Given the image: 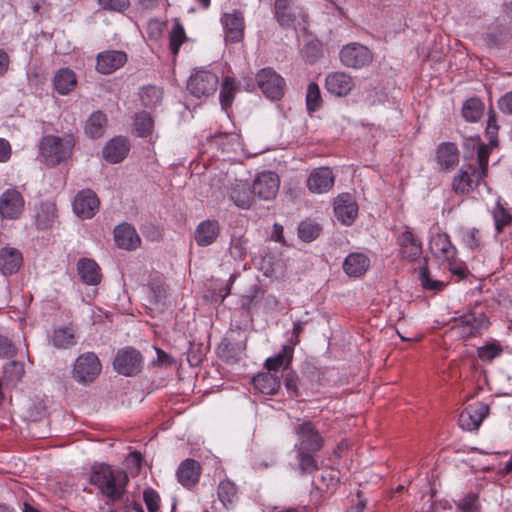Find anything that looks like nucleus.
<instances>
[{"instance_id":"22","label":"nucleus","mask_w":512,"mask_h":512,"mask_svg":"<svg viewBox=\"0 0 512 512\" xmlns=\"http://www.w3.org/2000/svg\"><path fill=\"white\" fill-rule=\"evenodd\" d=\"M294 432L298 437L301 448H321L323 438L311 421H306L294 426Z\"/></svg>"},{"instance_id":"2","label":"nucleus","mask_w":512,"mask_h":512,"mask_svg":"<svg viewBox=\"0 0 512 512\" xmlns=\"http://www.w3.org/2000/svg\"><path fill=\"white\" fill-rule=\"evenodd\" d=\"M75 146V139L72 134H65L63 137L45 135L39 144L40 156L48 167H55L68 160Z\"/></svg>"},{"instance_id":"54","label":"nucleus","mask_w":512,"mask_h":512,"mask_svg":"<svg viewBox=\"0 0 512 512\" xmlns=\"http://www.w3.org/2000/svg\"><path fill=\"white\" fill-rule=\"evenodd\" d=\"M98 5L106 11L124 13L130 7V0H97Z\"/></svg>"},{"instance_id":"36","label":"nucleus","mask_w":512,"mask_h":512,"mask_svg":"<svg viewBox=\"0 0 512 512\" xmlns=\"http://www.w3.org/2000/svg\"><path fill=\"white\" fill-rule=\"evenodd\" d=\"M316 450H296L297 468L301 474H311L319 470L323 463L314 453Z\"/></svg>"},{"instance_id":"27","label":"nucleus","mask_w":512,"mask_h":512,"mask_svg":"<svg viewBox=\"0 0 512 512\" xmlns=\"http://www.w3.org/2000/svg\"><path fill=\"white\" fill-rule=\"evenodd\" d=\"M57 208L51 201L41 202L35 207L34 223L38 230L51 228L57 217Z\"/></svg>"},{"instance_id":"7","label":"nucleus","mask_w":512,"mask_h":512,"mask_svg":"<svg viewBox=\"0 0 512 512\" xmlns=\"http://www.w3.org/2000/svg\"><path fill=\"white\" fill-rule=\"evenodd\" d=\"M143 357L133 347H125L118 350L114 361V369L121 375L134 376L142 370Z\"/></svg>"},{"instance_id":"64","label":"nucleus","mask_w":512,"mask_h":512,"mask_svg":"<svg viewBox=\"0 0 512 512\" xmlns=\"http://www.w3.org/2000/svg\"><path fill=\"white\" fill-rule=\"evenodd\" d=\"M498 107L504 114L512 115V91L499 98Z\"/></svg>"},{"instance_id":"45","label":"nucleus","mask_w":512,"mask_h":512,"mask_svg":"<svg viewBox=\"0 0 512 512\" xmlns=\"http://www.w3.org/2000/svg\"><path fill=\"white\" fill-rule=\"evenodd\" d=\"M187 40L185 29L179 19H175L169 34V47L171 53L176 56L181 45Z\"/></svg>"},{"instance_id":"51","label":"nucleus","mask_w":512,"mask_h":512,"mask_svg":"<svg viewBox=\"0 0 512 512\" xmlns=\"http://www.w3.org/2000/svg\"><path fill=\"white\" fill-rule=\"evenodd\" d=\"M323 55L322 44L318 40H312L305 44L303 56L310 64L318 61Z\"/></svg>"},{"instance_id":"28","label":"nucleus","mask_w":512,"mask_h":512,"mask_svg":"<svg viewBox=\"0 0 512 512\" xmlns=\"http://www.w3.org/2000/svg\"><path fill=\"white\" fill-rule=\"evenodd\" d=\"M201 475V466L194 459H185L177 469L178 481L185 487L198 483Z\"/></svg>"},{"instance_id":"63","label":"nucleus","mask_w":512,"mask_h":512,"mask_svg":"<svg viewBox=\"0 0 512 512\" xmlns=\"http://www.w3.org/2000/svg\"><path fill=\"white\" fill-rule=\"evenodd\" d=\"M143 456L139 450H133L127 457V467L138 473L141 469Z\"/></svg>"},{"instance_id":"23","label":"nucleus","mask_w":512,"mask_h":512,"mask_svg":"<svg viewBox=\"0 0 512 512\" xmlns=\"http://www.w3.org/2000/svg\"><path fill=\"white\" fill-rule=\"evenodd\" d=\"M397 243L401 257L407 261H416L422 254L421 240L408 230L400 234Z\"/></svg>"},{"instance_id":"11","label":"nucleus","mask_w":512,"mask_h":512,"mask_svg":"<svg viewBox=\"0 0 512 512\" xmlns=\"http://www.w3.org/2000/svg\"><path fill=\"white\" fill-rule=\"evenodd\" d=\"M220 21L227 43H239L244 39L245 20L241 11L233 10L231 13H224Z\"/></svg>"},{"instance_id":"18","label":"nucleus","mask_w":512,"mask_h":512,"mask_svg":"<svg viewBox=\"0 0 512 512\" xmlns=\"http://www.w3.org/2000/svg\"><path fill=\"white\" fill-rule=\"evenodd\" d=\"M114 241L118 248L133 251L140 247L141 238L129 223H121L114 228Z\"/></svg>"},{"instance_id":"29","label":"nucleus","mask_w":512,"mask_h":512,"mask_svg":"<svg viewBox=\"0 0 512 512\" xmlns=\"http://www.w3.org/2000/svg\"><path fill=\"white\" fill-rule=\"evenodd\" d=\"M77 272L82 282L87 285L95 286L101 282V269L93 259H79V261L77 262Z\"/></svg>"},{"instance_id":"61","label":"nucleus","mask_w":512,"mask_h":512,"mask_svg":"<svg viewBox=\"0 0 512 512\" xmlns=\"http://www.w3.org/2000/svg\"><path fill=\"white\" fill-rule=\"evenodd\" d=\"M143 500L146 504L148 512H157L160 507V496L152 488H147L143 492Z\"/></svg>"},{"instance_id":"8","label":"nucleus","mask_w":512,"mask_h":512,"mask_svg":"<svg viewBox=\"0 0 512 512\" xmlns=\"http://www.w3.org/2000/svg\"><path fill=\"white\" fill-rule=\"evenodd\" d=\"M339 56L344 66L354 69L368 66L373 60L371 51L366 46L357 42L343 46Z\"/></svg>"},{"instance_id":"21","label":"nucleus","mask_w":512,"mask_h":512,"mask_svg":"<svg viewBox=\"0 0 512 512\" xmlns=\"http://www.w3.org/2000/svg\"><path fill=\"white\" fill-rule=\"evenodd\" d=\"M220 232L221 226L217 220L206 219L197 225L194 239L198 246L207 247L216 242Z\"/></svg>"},{"instance_id":"1","label":"nucleus","mask_w":512,"mask_h":512,"mask_svg":"<svg viewBox=\"0 0 512 512\" xmlns=\"http://www.w3.org/2000/svg\"><path fill=\"white\" fill-rule=\"evenodd\" d=\"M90 483L107 498L106 504H110L122 500L126 492L128 477L125 472L114 470L111 466L101 463L92 467Z\"/></svg>"},{"instance_id":"43","label":"nucleus","mask_w":512,"mask_h":512,"mask_svg":"<svg viewBox=\"0 0 512 512\" xmlns=\"http://www.w3.org/2000/svg\"><path fill=\"white\" fill-rule=\"evenodd\" d=\"M133 127L137 136L148 137L153 131L154 120L150 113L140 111L134 116Z\"/></svg>"},{"instance_id":"16","label":"nucleus","mask_w":512,"mask_h":512,"mask_svg":"<svg viewBox=\"0 0 512 512\" xmlns=\"http://www.w3.org/2000/svg\"><path fill=\"white\" fill-rule=\"evenodd\" d=\"M128 60L127 54L121 50H106L96 57V70L109 75L123 67Z\"/></svg>"},{"instance_id":"33","label":"nucleus","mask_w":512,"mask_h":512,"mask_svg":"<svg viewBox=\"0 0 512 512\" xmlns=\"http://www.w3.org/2000/svg\"><path fill=\"white\" fill-rule=\"evenodd\" d=\"M77 79L74 71L69 68H61L58 70L53 79L55 90L60 95L69 94L76 86Z\"/></svg>"},{"instance_id":"32","label":"nucleus","mask_w":512,"mask_h":512,"mask_svg":"<svg viewBox=\"0 0 512 512\" xmlns=\"http://www.w3.org/2000/svg\"><path fill=\"white\" fill-rule=\"evenodd\" d=\"M253 386L262 394L275 395L280 387L281 381L276 374L271 372L259 373L252 378Z\"/></svg>"},{"instance_id":"41","label":"nucleus","mask_w":512,"mask_h":512,"mask_svg":"<svg viewBox=\"0 0 512 512\" xmlns=\"http://www.w3.org/2000/svg\"><path fill=\"white\" fill-rule=\"evenodd\" d=\"M139 99L144 107L155 108L162 102L163 91L155 85H146L140 89Z\"/></svg>"},{"instance_id":"3","label":"nucleus","mask_w":512,"mask_h":512,"mask_svg":"<svg viewBox=\"0 0 512 512\" xmlns=\"http://www.w3.org/2000/svg\"><path fill=\"white\" fill-rule=\"evenodd\" d=\"M102 364L94 352H85L80 354L72 369L73 379L82 385L93 383L101 374Z\"/></svg>"},{"instance_id":"55","label":"nucleus","mask_w":512,"mask_h":512,"mask_svg":"<svg viewBox=\"0 0 512 512\" xmlns=\"http://www.w3.org/2000/svg\"><path fill=\"white\" fill-rule=\"evenodd\" d=\"M490 156V150L488 146L484 144H480L477 149V163L478 167H476V171H478L480 176L486 177L488 170V161Z\"/></svg>"},{"instance_id":"58","label":"nucleus","mask_w":512,"mask_h":512,"mask_svg":"<svg viewBox=\"0 0 512 512\" xmlns=\"http://www.w3.org/2000/svg\"><path fill=\"white\" fill-rule=\"evenodd\" d=\"M462 239L465 245L471 250H476L480 247V231L476 228H469L464 230L462 232Z\"/></svg>"},{"instance_id":"38","label":"nucleus","mask_w":512,"mask_h":512,"mask_svg":"<svg viewBox=\"0 0 512 512\" xmlns=\"http://www.w3.org/2000/svg\"><path fill=\"white\" fill-rule=\"evenodd\" d=\"M107 124V117L102 111L93 112L85 125V133L92 139L103 136Z\"/></svg>"},{"instance_id":"50","label":"nucleus","mask_w":512,"mask_h":512,"mask_svg":"<svg viewBox=\"0 0 512 512\" xmlns=\"http://www.w3.org/2000/svg\"><path fill=\"white\" fill-rule=\"evenodd\" d=\"M322 98L320 89L317 83L311 82L308 84L306 93V106L309 112H315L320 108Z\"/></svg>"},{"instance_id":"31","label":"nucleus","mask_w":512,"mask_h":512,"mask_svg":"<svg viewBox=\"0 0 512 512\" xmlns=\"http://www.w3.org/2000/svg\"><path fill=\"white\" fill-rule=\"evenodd\" d=\"M370 266V259L360 252L350 253L343 262V270L350 277H360Z\"/></svg>"},{"instance_id":"13","label":"nucleus","mask_w":512,"mask_h":512,"mask_svg":"<svg viewBox=\"0 0 512 512\" xmlns=\"http://www.w3.org/2000/svg\"><path fill=\"white\" fill-rule=\"evenodd\" d=\"M280 186L279 176L271 171L257 175L253 181V193L261 200H272L276 197Z\"/></svg>"},{"instance_id":"47","label":"nucleus","mask_w":512,"mask_h":512,"mask_svg":"<svg viewBox=\"0 0 512 512\" xmlns=\"http://www.w3.org/2000/svg\"><path fill=\"white\" fill-rule=\"evenodd\" d=\"M321 226L313 221H302L298 227V235L305 242L315 240L321 233Z\"/></svg>"},{"instance_id":"4","label":"nucleus","mask_w":512,"mask_h":512,"mask_svg":"<svg viewBox=\"0 0 512 512\" xmlns=\"http://www.w3.org/2000/svg\"><path fill=\"white\" fill-rule=\"evenodd\" d=\"M258 88L266 98L281 100L285 94L286 82L284 78L270 67L259 70L256 74Z\"/></svg>"},{"instance_id":"57","label":"nucleus","mask_w":512,"mask_h":512,"mask_svg":"<svg viewBox=\"0 0 512 512\" xmlns=\"http://www.w3.org/2000/svg\"><path fill=\"white\" fill-rule=\"evenodd\" d=\"M300 379L295 371H288L284 376V386L290 397L300 396L299 391Z\"/></svg>"},{"instance_id":"52","label":"nucleus","mask_w":512,"mask_h":512,"mask_svg":"<svg viewBox=\"0 0 512 512\" xmlns=\"http://www.w3.org/2000/svg\"><path fill=\"white\" fill-rule=\"evenodd\" d=\"M493 218L498 232H501L502 229L512 221L511 214L500 204V202H497L496 207L493 210Z\"/></svg>"},{"instance_id":"53","label":"nucleus","mask_w":512,"mask_h":512,"mask_svg":"<svg viewBox=\"0 0 512 512\" xmlns=\"http://www.w3.org/2000/svg\"><path fill=\"white\" fill-rule=\"evenodd\" d=\"M479 496L476 493H468L462 501L457 504V508L462 512H479Z\"/></svg>"},{"instance_id":"26","label":"nucleus","mask_w":512,"mask_h":512,"mask_svg":"<svg viewBox=\"0 0 512 512\" xmlns=\"http://www.w3.org/2000/svg\"><path fill=\"white\" fill-rule=\"evenodd\" d=\"M436 160L441 170H451L459 162V150L452 142H443L436 150Z\"/></svg>"},{"instance_id":"44","label":"nucleus","mask_w":512,"mask_h":512,"mask_svg":"<svg viewBox=\"0 0 512 512\" xmlns=\"http://www.w3.org/2000/svg\"><path fill=\"white\" fill-rule=\"evenodd\" d=\"M236 91L237 85L234 78L229 76L225 77L222 82L219 96L222 109L227 110L231 107Z\"/></svg>"},{"instance_id":"42","label":"nucleus","mask_w":512,"mask_h":512,"mask_svg":"<svg viewBox=\"0 0 512 512\" xmlns=\"http://www.w3.org/2000/svg\"><path fill=\"white\" fill-rule=\"evenodd\" d=\"M484 112V103L477 97L466 100L462 106V116L468 122H477Z\"/></svg>"},{"instance_id":"39","label":"nucleus","mask_w":512,"mask_h":512,"mask_svg":"<svg viewBox=\"0 0 512 512\" xmlns=\"http://www.w3.org/2000/svg\"><path fill=\"white\" fill-rule=\"evenodd\" d=\"M25 374L24 364L15 360L9 361L3 367L2 380L6 386H16Z\"/></svg>"},{"instance_id":"48","label":"nucleus","mask_w":512,"mask_h":512,"mask_svg":"<svg viewBox=\"0 0 512 512\" xmlns=\"http://www.w3.org/2000/svg\"><path fill=\"white\" fill-rule=\"evenodd\" d=\"M419 280L421 286L425 290L437 292L441 291L445 287V283L443 281L432 279L426 263L420 268Z\"/></svg>"},{"instance_id":"40","label":"nucleus","mask_w":512,"mask_h":512,"mask_svg":"<svg viewBox=\"0 0 512 512\" xmlns=\"http://www.w3.org/2000/svg\"><path fill=\"white\" fill-rule=\"evenodd\" d=\"M245 346L242 343L232 342L230 339H223L217 347V353L220 358L226 361H236L244 351Z\"/></svg>"},{"instance_id":"59","label":"nucleus","mask_w":512,"mask_h":512,"mask_svg":"<svg viewBox=\"0 0 512 512\" xmlns=\"http://www.w3.org/2000/svg\"><path fill=\"white\" fill-rule=\"evenodd\" d=\"M502 352V348L494 343L484 345L477 350V355L482 361H492Z\"/></svg>"},{"instance_id":"24","label":"nucleus","mask_w":512,"mask_h":512,"mask_svg":"<svg viewBox=\"0 0 512 512\" xmlns=\"http://www.w3.org/2000/svg\"><path fill=\"white\" fill-rule=\"evenodd\" d=\"M431 253L444 261H451L456 257L457 250L452 245L450 237L446 233L433 235L429 242Z\"/></svg>"},{"instance_id":"20","label":"nucleus","mask_w":512,"mask_h":512,"mask_svg":"<svg viewBox=\"0 0 512 512\" xmlns=\"http://www.w3.org/2000/svg\"><path fill=\"white\" fill-rule=\"evenodd\" d=\"M129 151V139L124 136H116L105 144L102 150V156L107 162L117 164L127 157Z\"/></svg>"},{"instance_id":"17","label":"nucleus","mask_w":512,"mask_h":512,"mask_svg":"<svg viewBox=\"0 0 512 512\" xmlns=\"http://www.w3.org/2000/svg\"><path fill=\"white\" fill-rule=\"evenodd\" d=\"M354 86L353 77L345 72H331L325 78L327 92L337 97L348 95Z\"/></svg>"},{"instance_id":"62","label":"nucleus","mask_w":512,"mask_h":512,"mask_svg":"<svg viewBox=\"0 0 512 512\" xmlns=\"http://www.w3.org/2000/svg\"><path fill=\"white\" fill-rule=\"evenodd\" d=\"M367 505V499L361 491H358L354 498L351 499V505L346 512H364Z\"/></svg>"},{"instance_id":"14","label":"nucleus","mask_w":512,"mask_h":512,"mask_svg":"<svg viewBox=\"0 0 512 512\" xmlns=\"http://www.w3.org/2000/svg\"><path fill=\"white\" fill-rule=\"evenodd\" d=\"M100 201L91 189L79 191L73 201V211L81 219H91L99 210Z\"/></svg>"},{"instance_id":"10","label":"nucleus","mask_w":512,"mask_h":512,"mask_svg":"<svg viewBox=\"0 0 512 512\" xmlns=\"http://www.w3.org/2000/svg\"><path fill=\"white\" fill-rule=\"evenodd\" d=\"M473 164L463 165L452 181V189L456 194H468L478 187L480 182L485 178L480 176Z\"/></svg>"},{"instance_id":"6","label":"nucleus","mask_w":512,"mask_h":512,"mask_svg":"<svg viewBox=\"0 0 512 512\" xmlns=\"http://www.w3.org/2000/svg\"><path fill=\"white\" fill-rule=\"evenodd\" d=\"M490 322L484 313H467L454 319L453 329L463 339L480 335Z\"/></svg>"},{"instance_id":"19","label":"nucleus","mask_w":512,"mask_h":512,"mask_svg":"<svg viewBox=\"0 0 512 512\" xmlns=\"http://www.w3.org/2000/svg\"><path fill=\"white\" fill-rule=\"evenodd\" d=\"M334 213L336 218L345 225H351L357 214L358 205L349 193H343L337 196L334 201Z\"/></svg>"},{"instance_id":"60","label":"nucleus","mask_w":512,"mask_h":512,"mask_svg":"<svg viewBox=\"0 0 512 512\" xmlns=\"http://www.w3.org/2000/svg\"><path fill=\"white\" fill-rule=\"evenodd\" d=\"M261 297H263L262 289L258 285H254L246 295L242 296L241 307L245 310H250L253 304Z\"/></svg>"},{"instance_id":"34","label":"nucleus","mask_w":512,"mask_h":512,"mask_svg":"<svg viewBox=\"0 0 512 512\" xmlns=\"http://www.w3.org/2000/svg\"><path fill=\"white\" fill-rule=\"evenodd\" d=\"M294 349L292 346L283 345L281 351L265 361V367L269 372H278L280 369L287 370L293 358Z\"/></svg>"},{"instance_id":"9","label":"nucleus","mask_w":512,"mask_h":512,"mask_svg":"<svg viewBox=\"0 0 512 512\" xmlns=\"http://www.w3.org/2000/svg\"><path fill=\"white\" fill-rule=\"evenodd\" d=\"M25 208L23 195L15 188L6 189L0 196V217L6 220H17Z\"/></svg>"},{"instance_id":"46","label":"nucleus","mask_w":512,"mask_h":512,"mask_svg":"<svg viewBox=\"0 0 512 512\" xmlns=\"http://www.w3.org/2000/svg\"><path fill=\"white\" fill-rule=\"evenodd\" d=\"M218 497L225 508H228L230 504H233L237 499V487L230 480H223L218 485Z\"/></svg>"},{"instance_id":"30","label":"nucleus","mask_w":512,"mask_h":512,"mask_svg":"<svg viewBox=\"0 0 512 512\" xmlns=\"http://www.w3.org/2000/svg\"><path fill=\"white\" fill-rule=\"evenodd\" d=\"M253 188L246 181L236 180L231 185L229 197L233 203L242 209L250 208L253 201Z\"/></svg>"},{"instance_id":"25","label":"nucleus","mask_w":512,"mask_h":512,"mask_svg":"<svg viewBox=\"0 0 512 512\" xmlns=\"http://www.w3.org/2000/svg\"><path fill=\"white\" fill-rule=\"evenodd\" d=\"M23 255L13 247L0 249V273L8 276L17 273L22 266Z\"/></svg>"},{"instance_id":"5","label":"nucleus","mask_w":512,"mask_h":512,"mask_svg":"<svg viewBox=\"0 0 512 512\" xmlns=\"http://www.w3.org/2000/svg\"><path fill=\"white\" fill-rule=\"evenodd\" d=\"M218 76L208 70H196L187 81V90L196 98H207L217 91Z\"/></svg>"},{"instance_id":"35","label":"nucleus","mask_w":512,"mask_h":512,"mask_svg":"<svg viewBox=\"0 0 512 512\" xmlns=\"http://www.w3.org/2000/svg\"><path fill=\"white\" fill-rule=\"evenodd\" d=\"M274 16L283 28H291L296 21V14L291 7V0H275Z\"/></svg>"},{"instance_id":"12","label":"nucleus","mask_w":512,"mask_h":512,"mask_svg":"<svg viewBox=\"0 0 512 512\" xmlns=\"http://www.w3.org/2000/svg\"><path fill=\"white\" fill-rule=\"evenodd\" d=\"M489 406L483 402L469 404L459 415V426L466 431L477 430L489 414Z\"/></svg>"},{"instance_id":"15","label":"nucleus","mask_w":512,"mask_h":512,"mask_svg":"<svg viewBox=\"0 0 512 512\" xmlns=\"http://www.w3.org/2000/svg\"><path fill=\"white\" fill-rule=\"evenodd\" d=\"M335 183V176L329 167L314 168L307 180L306 186L313 194H323L329 192Z\"/></svg>"},{"instance_id":"56","label":"nucleus","mask_w":512,"mask_h":512,"mask_svg":"<svg viewBox=\"0 0 512 512\" xmlns=\"http://www.w3.org/2000/svg\"><path fill=\"white\" fill-rule=\"evenodd\" d=\"M498 129L496 114L493 109H490L485 134L491 146H497Z\"/></svg>"},{"instance_id":"49","label":"nucleus","mask_w":512,"mask_h":512,"mask_svg":"<svg viewBox=\"0 0 512 512\" xmlns=\"http://www.w3.org/2000/svg\"><path fill=\"white\" fill-rule=\"evenodd\" d=\"M248 239L243 235H233L230 241L229 253L235 260H243L247 255Z\"/></svg>"},{"instance_id":"37","label":"nucleus","mask_w":512,"mask_h":512,"mask_svg":"<svg viewBox=\"0 0 512 512\" xmlns=\"http://www.w3.org/2000/svg\"><path fill=\"white\" fill-rule=\"evenodd\" d=\"M50 342L57 349H68L77 344L75 331L71 327H60L53 331Z\"/></svg>"}]
</instances>
